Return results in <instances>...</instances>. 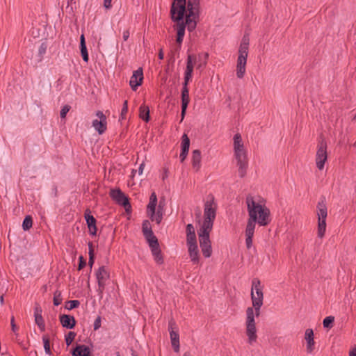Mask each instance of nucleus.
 <instances>
[{
	"instance_id": "3",
	"label": "nucleus",
	"mask_w": 356,
	"mask_h": 356,
	"mask_svg": "<svg viewBox=\"0 0 356 356\" xmlns=\"http://www.w3.org/2000/svg\"><path fill=\"white\" fill-rule=\"evenodd\" d=\"M157 197L154 192H153L149 197V202L147 207V214L152 221H154L156 224L159 225L164 214V207L165 205L164 198L160 200L159 205L156 208Z\"/></svg>"
},
{
	"instance_id": "22",
	"label": "nucleus",
	"mask_w": 356,
	"mask_h": 356,
	"mask_svg": "<svg viewBox=\"0 0 356 356\" xmlns=\"http://www.w3.org/2000/svg\"><path fill=\"white\" fill-rule=\"evenodd\" d=\"M142 232L147 241H149L150 239L152 240L156 238V237L155 236L152 232L151 224L149 221L147 220H145L143 222Z\"/></svg>"
},
{
	"instance_id": "51",
	"label": "nucleus",
	"mask_w": 356,
	"mask_h": 356,
	"mask_svg": "<svg viewBox=\"0 0 356 356\" xmlns=\"http://www.w3.org/2000/svg\"><path fill=\"white\" fill-rule=\"evenodd\" d=\"M168 177V169L167 168H163V173L162 175V179L165 180Z\"/></svg>"
},
{
	"instance_id": "16",
	"label": "nucleus",
	"mask_w": 356,
	"mask_h": 356,
	"mask_svg": "<svg viewBox=\"0 0 356 356\" xmlns=\"http://www.w3.org/2000/svg\"><path fill=\"white\" fill-rule=\"evenodd\" d=\"M211 230V227H200V229L197 231L200 245L211 243L209 235Z\"/></svg>"
},
{
	"instance_id": "28",
	"label": "nucleus",
	"mask_w": 356,
	"mask_h": 356,
	"mask_svg": "<svg viewBox=\"0 0 356 356\" xmlns=\"http://www.w3.org/2000/svg\"><path fill=\"white\" fill-rule=\"evenodd\" d=\"M233 140H234V143H233L234 151L245 149V147L244 146V143L242 140L241 135L240 134H238V133L236 134L234 136Z\"/></svg>"
},
{
	"instance_id": "4",
	"label": "nucleus",
	"mask_w": 356,
	"mask_h": 356,
	"mask_svg": "<svg viewBox=\"0 0 356 356\" xmlns=\"http://www.w3.org/2000/svg\"><path fill=\"white\" fill-rule=\"evenodd\" d=\"M250 38L248 34H245L242 38L238 49V56L236 65V76L242 79L245 73V66L248 55Z\"/></svg>"
},
{
	"instance_id": "36",
	"label": "nucleus",
	"mask_w": 356,
	"mask_h": 356,
	"mask_svg": "<svg viewBox=\"0 0 356 356\" xmlns=\"http://www.w3.org/2000/svg\"><path fill=\"white\" fill-rule=\"evenodd\" d=\"M186 243H187L188 246L190 245H196L197 244L195 234H186Z\"/></svg>"
},
{
	"instance_id": "2",
	"label": "nucleus",
	"mask_w": 356,
	"mask_h": 356,
	"mask_svg": "<svg viewBox=\"0 0 356 356\" xmlns=\"http://www.w3.org/2000/svg\"><path fill=\"white\" fill-rule=\"evenodd\" d=\"M245 202L249 215L245 229V244L247 248L250 249L252 245L256 223L260 226L268 225L270 222V211L265 205L257 202L251 195L246 197Z\"/></svg>"
},
{
	"instance_id": "37",
	"label": "nucleus",
	"mask_w": 356,
	"mask_h": 356,
	"mask_svg": "<svg viewBox=\"0 0 356 356\" xmlns=\"http://www.w3.org/2000/svg\"><path fill=\"white\" fill-rule=\"evenodd\" d=\"M75 337L76 334L74 332H68V334L65 336V342L67 346H70L72 343Z\"/></svg>"
},
{
	"instance_id": "63",
	"label": "nucleus",
	"mask_w": 356,
	"mask_h": 356,
	"mask_svg": "<svg viewBox=\"0 0 356 356\" xmlns=\"http://www.w3.org/2000/svg\"><path fill=\"white\" fill-rule=\"evenodd\" d=\"M202 65H199L197 68H200V67H202Z\"/></svg>"
},
{
	"instance_id": "39",
	"label": "nucleus",
	"mask_w": 356,
	"mask_h": 356,
	"mask_svg": "<svg viewBox=\"0 0 356 356\" xmlns=\"http://www.w3.org/2000/svg\"><path fill=\"white\" fill-rule=\"evenodd\" d=\"M81 54L83 57L84 61L88 62V54L86 48V45H81Z\"/></svg>"
},
{
	"instance_id": "49",
	"label": "nucleus",
	"mask_w": 356,
	"mask_h": 356,
	"mask_svg": "<svg viewBox=\"0 0 356 356\" xmlns=\"http://www.w3.org/2000/svg\"><path fill=\"white\" fill-rule=\"evenodd\" d=\"M187 107H188V106L181 105V121H182L184 118Z\"/></svg>"
},
{
	"instance_id": "56",
	"label": "nucleus",
	"mask_w": 356,
	"mask_h": 356,
	"mask_svg": "<svg viewBox=\"0 0 356 356\" xmlns=\"http://www.w3.org/2000/svg\"><path fill=\"white\" fill-rule=\"evenodd\" d=\"M158 56H159V59H161V60L163 59L164 54H163V49H160Z\"/></svg>"
},
{
	"instance_id": "20",
	"label": "nucleus",
	"mask_w": 356,
	"mask_h": 356,
	"mask_svg": "<svg viewBox=\"0 0 356 356\" xmlns=\"http://www.w3.org/2000/svg\"><path fill=\"white\" fill-rule=\"evenodd\" d=\"M85 219L86 220L90 234L95 235L97 233L96 219L90 215V211L89 209H86L85 212Z\"/></svg>"
},
{
	"instance_id": "59",
	"label": "nucleus",
	"mask_w": 356,
	"mask_h": 356,
	"mask_svg": "<svg viewBox=\"0 0 356 356\" xmlns=\"http://www.w3.org/2000/svg\"><path fill=\"white\" fill-rule=\"evenodd\" d=\"M0 304H1V305H2L3 304V296H0Z\"/></svg>"
},
{
	"instance_id": "41",
	"label": "nucleus",
	"mask_w": 356,
	"mask_h": 356,
	"mask_svg": "<svg viewBox=\"0 0 356 356\" xmlns=\"http://www.w3.org/2000/svg\"><path fill=\"white\" fill-rule=\"evenodd\" d=\"M70 106H68V105L64 106L60 111V118H65L66 117L67 113L70 111Z\"/></svg>"
},
{
	"instance_id": "55",
	"label": "nucleus",
	"mask_w": 356,
	"mask_h": 356,
	"mask_svg": "<svg viewBox=\"0 0 356 356\" xmlns=\"http://www.w3.org/2000/svg\"><path fill=\"white\" fill-rule=\"evenodd\" d=\"M81 45H86L85 38L83 34L81 35L80 38V46Z\"/></svg>"
},
{
	"instance_id": "25",
	"label": "nucleus",
	"mask_w": 356,
	"mask_h": 356,
	"mask_svg": "<svg viewBox=\"0 0 356 356\" xmlns=\"http://www.w3.org/2000/svg\"><path fill=\"white\" fill-rule=\"evenodd\" d=\"M72 353V356H90V348L86 345H77Z\"/></svg>"
},
{
	"instance_id": "34",
	"label": "nucleus",
	"mask_w": 356,
	"mask_h": 356,
	"mask_svg": "<svg viewBox=\"0 0 356 356\" xmlns=\"http://www.w3.org/2000/svg\"><path fill=\"white\" fill-rule=\"evenodd\" d=\"M80 305V302L79 300H69L65 303V308L68 310H72L74 308H76Z\"/></svg>"
},
{
	"instance_id": "54",
	"label": "nucleus",
	"mask_w": 356,
	"mask_h": 356,
	"mask_svg": "<svg viewBox=\"0 0 356 356\" xmlns=\"http://www.w3.org/2000/svg\"><path fill=\"white\" fill-rule=\"evenodd\" d=\"M144 167H145V163H142L140 165V167H139V169H138V173H139V175H142V174H143Z\"/></svg>"
},
{
	"instance_id": "26",
	"label": "nucleus",
	"mask_w": 356,
	"mask_h": 356,
	"mask_svg": "<svg viewBox=\"0 0 356 356\" xmlns=\"http://www.w3.org/2000/svg\"><path fill=\"white\" fill-rule=\"evenodd\" d=\"M170 337L171 340V344L176 353L179 351V334L175 330L170 331Z\"/></svg>"
},
{
	"instance_id": "17",
	"label": "nucleus",
	"mask_w": 356,
	"mask_h": 356,
	"mask_svg": "<svg viewBox=\"0 0 356 356\" xmlns=\"http://www.w3.org/2000/svg\"><path fill=\"white\" fill-rule=\"evenodd\" d=\"M196 57L195 56L188 55L186 68L184 74V81L186 82H189L190 79L192 78L194 63Z\"/></svg>"
},
{
	"instance_id": "57",
	"label": "nucleus",
	"mask_w": 356,
	"mask_h": 356,
	"mask_svg": "<svg viewBox=\"0 0 356 356\" xmlns=\"http://www.w3.org/2000/svg\"><path fill=\"white\" fill-rule=\"evenodd\" d=\"M349 356H356V346L350 351Z\"/></svg>"
},
{
	"instance_id": "52",
	"label": "nucleus",
	"mask_w": 356,
	"mask_h": 356,
	"mask_svg": "<svg viewBox=\"0 0 356 356\" xmlns=\"http://www.w3.org/2000/svg\"><path fill=\"white\" fill-rule=\"evenodd\" d=\"M123 39L124 41H127L129 37V31L128 30H126L123 32Z\"/></svg>"
},
{
	"instance_id": "60",
	"label": "nucleus",
	"mask_w": 356,
	"mask_h": 356,
	"mask_svg": "<svg viewBox=\"0 0 356 356\" xmlns=\"http://www.w3.org/2000/svg\"><path fill=\"white\" fill-rule=\"evenodd\" d=\"M200 215H201V212H200V210H198V212H197V213L196 214L197 218H200Z\"/></svg>"
},
{
	"instance_id": "64",
	"label": "nucleus",
	"mask_w": 356,
	"mask_h": 356,
	"mask_svg": "<svg viewBox=\"0 0 356 356\" xmlns=\"http://www.w3.org/2000/svg\"><path fill=\"white\" fill-rule=\"evenodd\" d=\"M206 63H207V62L205 61V62L204 63V64H203V66H205V65H206Z\"/></svg>"
},
{
	"instance_id": "33",
	"label": "nucleus",
	"mask_w": 356,
	"mask_h": 356,
	"mask_svg": "<svg viewBox=\"0 0 356 356\" xmlns=\"http://www.w3.org/2000/svg\"><path fill=\"white\" fill-rule=\"evenodd\" d=\"M42 341L44 343V351L48 355H51V349H50V341L49 337L47 335H44L42 337Z\"/></svg>"
},
{
	"instance_id": "62",
	"label": "nucleus",
	"mask_w": 356,
	"mask_h": 356,
	"mask_svg": "<svg viewBox=\"0 0 356 356\" xmlns=\"http://www.w3.org/2000/svg\"><path fill=\"white\" fill-rule=\"evenodd\" d=\"M208 57H209V54H208L207 53H206V54H204L205 60H207V59L208 58Z\"/></svg>"
},
{
	"instance_id": "18",
	"label": "nucleus",
	"mask_w": 356,
	"mask_h": 356,
	"mask_svg": "<svg viewBox=\"0 0 356 356\" xmlns=\"http://www.w3.org/2000/svg\"><path fill=\"white\" fill-rule=\"evenodd\" d=\"M305 339L307 342V352L312 353L315 348V341L314 337V331L311 328H308L305 332Z\"/></svg>"
},
{
	"instance_id": "9",
	"label": "nucleus",
	"mask_w": 356,
	"mask_h": 356,
	"mask_svg": "<svg viewBox=\"0 0 356 356\" xmlns=\"http://www.w3.org/2000/svg\"><path fill=\"white\" fill-rule=\"evenodd\" d=\"M327 145L325 140L323 138L319 140L317 145V151L316 154V165L319 170L324 169L325 163L327 160Z\"/></svg>"
},
{
	"instance_id": "14",
	"label": "nucleus",
	"mask_w": 356,
	"mask_h": 356,
	"mask_svg": "<svg viewBox=\"0 0 356 356\" xmlns=\"http://www.w3.org/2000/svg\"><path fill=\"white\" fill-rule=\"evenodd\" d=\"M148 245L151 249L152 254L154 257V261L158 264H162L164 261L163 255L161 254V250L159 247V243L157 238L147 241Z\"/></svg>"
},
{
	"instance_id": "5",
	"label": "nucleus",
	"mask_w": 356,
	"mask_h": 356,
	"mask_svg": "<svg viewBox=\"0 0 356 356\" xmlns=\"http://www.w3.org/2000/svg\"><path fill=\"white\" fill-rule=\"evenodd\" d=\"M218 205L213 195L209 194L204 204V220L201 226L213 228Z\"/></svg>"
},
{
	"instance_id": "32",
	"label": "nucleus",
	"mask_w": 356,
	"mask_h": 356,
	"mask_svg": "<svg viewBox=\"0 0 356 356\" xmlns=\"http://www.w3.org/2000/svg\"><path fill=\"white\" fill-rule=\"evenodd\" d=\"M33 225V220L31 216H26L25 218L24 219L23 223H22V227L23 229L26 231L29 230Z\"/></svg>"
},
{
	"instance_id": "58",
	"label": "nucleus",
	"mask_w": 356,
	"mask_h": 356,
	"mask_svg": "<svg viewBox=\"0 0 356 356\" xmlns=\"http://www.w3.org/2000/svg\"><path fill=\"white\" fill-rule=\"evenodd\" d=\"M45 49H46V47H43V45H42V46L40 47V50H39V51H40V54H43V53H44V51H45Z\"/></svg>"
},
{
	"instance_id": "48",
	"label": "nucleus",
	"mask_w": 356,
	"mask_h": 356,
	"mask_svg": "<svg viewBox=\"0 0 356 356\" xmlns=\"http://www.w3.org/2000/svg\"><path fill=\"white\" fill-rule=\"evenodd\" d=\"M188 152H187V151L184 152V150H181V154L179 155V157H180V159H181V162H183L186 159V158L187 156V154H188Z\"/></svg>"
},
{
	"instance_id": "29",
	"label": "nucleus",
	"mask_w": 356,
	"mask_h": 356,
	"mask_svg": "<svg viewBox=\"0 0 356 356\" xmlns=\"http://www.w3.org/2000/svg\"><path fill=\"white\" fill-rule=\"evenodd\" d=\"M139 117L145 122L149 120V109L146 105H141L139 108Z\"/></svg>"
},
{
	"instance_id": "40",
	"label": "nucleus",
	"mask_w": 356,
	"mask_h": 356,
	"mask_svg": "<svg viewBox=\"0 0 356 356\" xmlns=\"http://www.w3.org/2000/svg\"><path fill=\"white\" fill-rule=\"evenodd\" d=\"M128 111V102L125 100L123 103V106L121 111V119H124L125 115L127 114Z\"/></svg>"
},
{
	"instance_id": "46",
	"label": "nucleus",
	"mask_w": 356,
	"mask_h": 356,
	"mask_svg": "<svg viewBox=\"0 0 356 356\" xmlns=\"http://www.w3.org/2000/svg\"><path fill=\"white\" fill-rule=\"evenodd\" d=\"M10 324H11V327H12V330L15 332L16 330H17V325L15 323V318L14 316H12L11 319H10Z\"/></svg>"
},
{
	"instance_id": "44",
	"label": "nucleus",
	"mask_w": 356,
	"mask_h": 356,
	"mask_svg": "<svg viewBox=\"0 0 356 356\" xmlns=\"http://www.w3.org/2000/svg\"><path fill=\"white\" fill-rule=\"evenodd\" d=\"M187 234H195L194 227L192 224H188L186 226Z\"/></svg>"
},
{
	"instance_id": "30",
	"label": "nucleus",
	"mask_w": 356,
	"mask_h": 356,
	"mask_svg": "<svg viewBox=\"0 0 356 356\" xmlns=\"http://www.w3.org/2000/svg\"><path fill=\"white\" fill-rule=\"evenodd\" d=\"M203 255L209 258L212 254L211 243L200 245Z\"/></svg>"
},
{
	"instance_id": "21",
	"label": "nucleus",
	"mask_w": 356,
	"mask_h": 356,
	"mask_svg": "<svg viewBox=\"0 0 356 356\" xmlns=\"http://www.w3.org/2000/svg\"><path fill=\"white\" fill-rule=\"evenodd\" d=\"M59 318L62 326L67 329H72L76 325L75 318L72 316L63 314L60 316Z\"/></svg>"
},
{
	"instance_id": "45",
	"label": "nucleus",
	"mask_w": 356,
	"mask_h": 356,
	"mask_svg": "<svg viewBox=\"0 0 356 356\" xmlns=\"http://www.w3.org/2000/svg\"><path fill=\"white\" fill-rule=\"evenodd\" d=\"M94 261H95V254H94V253H90V255H89V261H88V265L90 266V268L92 267Z\"/></svg>"
},
{
	"instance_id": "23",
	"label": "nucleus",
	"mask_w": 356,
	"mask_h": 356,
	"mask_svg": "<svg viewBox=\"0 0 356 356\" xmlns=\"http://www.w3.org/2000/svg\"><path fill=\"white\" fill-rule=\"evenodd\" d=\"M192 166L195 172H198L201 168V152L199 149L193 150L192 152Z\"/></svg>"
},
{
	"instance_id": "47",
	"label": "nucleus",
	"mask_w": 356,
	"mask_h": 356,
	"mask_svg": "<svg viewBox=\"0 0 356 356\" xmlns=\"http://www.w3.org/2000/svg\"><path fill=\"white\" fill-rule=\"evenodd\" d=\"M112 0H104V6L106 9H110L111 8Z\"/></svg>"
},
{
	"instance_id": "38",
	"label": "nucleus",
	"mask_w": 356,
	"mask_h": 356,
	"mask_svg": "<svg viewBox=\"0 0 356 356\" xmlns=\"http://www.w3.org/2000/svg\"><path fill=\"white\" fill-rule=\"evenodd\" d=\"M334 321V317L330 316L326 317L323 322L324 327H330L332 326V323Z\"/></svg>"
},
{
	"instance_id": "42",
	"label": "nucleus",
	"mask_w": 356,
	"mask_h": 356,
	"mask_svg": "<svg viewBox=\"0 0 356 356\" xmlns=\"http://www.w3.org/2000/svg\"><path fill=\"white\" fill-rule=\"evenodd\" d=\"M102 318L98 316L94 322V330H97L101 327Z\"/></svg>"
},
{
	"instance_id": "13",
	"label": "nucleus",
	"mask_w": 356,
	"mask_h": 356,
	"mask_svg": "<svg viewBox=\"0 0 356 356\" xmlns=\"http://www.w3.org/2000/svg\"><path fill=\"white\" fill-rule=\"evenodd\" d=\"M96 116L98 119L92 121V127L99 134H102L105 132L107 127L106 117L103 112L100 111L96 112Z\"/></svg>"
},
{
	"instance_id": "31",
	"label": "nucleus",
	"mask_w": 356,
	"mask_h": 356,
	"mask_svg": "<svg viewBox=\"0 0 356 356\" xmlns=\"http://www.w3.org/2000/svg\"><path fill=\"white\" fill-rule=\"evenodd\" d=\"M181 139H182V141H181V150H184V152L185 151L188 152L189 147H190V140H189V138L188 137V136L186 134H184L182 136Z\"/></svg>"
},
{
	"instance_id": "11",
	"label": "nucleus",
	"mask_w": 356,
	"mask_h": 356,
	"mask_svg": "<svg viewBox=\"0 0 356 356\" xmlns=\"http://www.w3.org/2000/svg\"><path fill=\"white\" fill-rule=\"evenodd\" d=\"M96 278L98 283V291L102 294L105 289L106 282L110 278V273L106 266H100L97 270Z\"/></svg>"
},
{
	"instance_id": "35",
	"label": "nucleus",
	"mask_w": 356,
	"mask_h": 356,
	"mask_svg": "<svg viewBox=\"0 0 356 356\" xmlns=\"http://www.w3.org/2000/svg\"><path fill=\"white\" fill-rule=\"evenodd\" d=\"M62 296L60 291H56L54 293V305L58 306L62 302Z\"/></svg>"
},
{
	"instance_id": "1",
	"label": "nucleus",
	"mask_w": 356,
	"mask_h": 356,
	"mask_svg": "<svg viewBox=\"0 0 356 356\" xmlns=\"http://www.w3.org/2000/svg\"><path fill=\"white\" fill-rule=\"evenodd\" d=\"M200 0H174L171 6L172 20L176 22L177 42L180 47L184 35L186 25L189 31L196 27V19L199 17Z\"/></svg>"
},
{
	"instance_id": "12",
	"label": "nucleus",
	"mask_w": 356,
	"mask_h": 356,
	"mask_svg": "<svg viewBox=\"0 0 356 356\" xmlns=\"http://www.w3.org/2000/svg\"><path fill=\"white\" fill-rule=\"evenodd\" d=\"M111 197L116 202L124 207L127 212L131 209V204L127 197L120 189H113L111 191Z\"/></svg>"
},
{
	"instance_id": "15",
	"label": "nucleus",
	"mask_w": 356,
	"mask_h": 356,
	"mask_svg": "<svg viewBox=\"0 0 356 356\" xmlns=\"http://www.w3.org/2000/svg\"><path fill=\"white\" fill-rule=\"evenodd\" d=\"M143 74L142 68H138L134 71L131 76L129 85L133 90H136L137 88L142 84Z\"/></svg>"
},
{
	"instance_id": "6",
	"label": "nucleus",
	"mask_w": 356,
	"mask_h": 356,
	"mask_svg": "<svg viewBox=\"0 0 356 356\" xmlns=\"http://www.w3.org/2000/svg\"><path fill=\"white\" fill-rule=\"evenodd\" d=\"M251 299L252 302V307L255 310L256 317H258L260 315V309L263 305L264 300V293L261 286V282L258 279H254L252 280Z\"/></svg>"
},
{
	"instance_id": "10",
	"label": "nucleus",
	"mask_w": 356,
	"mask_h": 356,
	"mask_svg": "<svg viewBox=\"0 0 356 356\" xmlns=\"http://www.w3.org/2000/svg\"><path fill=\"white\" fill-rule=\"evenodd\" d=\"M318 215V236L322 238L325 236L326 230V218L327 211L325 204L323 202H318L317 206Z\"/></svg>"
},
{
	"instance_id": "8",
	"label": "nucleus",
	"mask_w": 356,
	"mask_h": 356,
	"mask_svg": "<svg viewBox=\"0 0 356 356\" xmlns=\"http://www.w3.org/2000/svg\"><path fill=\"white\" fill-rule=\"evenodd\" d=\"M234 156L238 167V176L243 178L248 168V158L246 149L234 151Z\"/></svg>"
},
{
	"instance_id": "43",
	"label": "nucleus",
	"mask_w": 356,
	"mask_h": 356,
	"mask_svg": "<svg viewBox=\"0 0 356 356\" xmlns=\"http://www.w3.org/2000/svg\"><path fill=\"white\" fill-rule=\"evenodd\" d=\"M86 265V260L83 259L82 256L79 257V270L82 269Z\"/></svg>"
},
{
	"instance_id": "61",
	"label": "nucleus",
	"mask_w": 356,
	"mask_h": 356,
	"mask_svg": "<svg viewBox=\"0 0 356 356\" xmlns=\"http://www.w3.org/2000/svg\"><path fill=\"white\" fill-rule=\"evenodd\" d=\"M183 356H191V353H190L186 352V353H184Z\"/></svg>"
},
{
	"instance_id": "7",
	"label": "nucleus",
	"mask_w": 356,
	"mask_h": 356,
	"mask_svg": "<svg viewBox=\"0 0 356 356\" xmlns=\"http://www.w3.org/2000/svg\"><path fill=\"white\" fill-rule=\"evenodd\" d=\"M255 316V310L253 307H248L246 309L245 327L248 343L250 344L256 342L257 339Z\"/></svg>"
},
{
	"instance_id": "19",
	"label": "nucleus",
	"mask_w": 356,
	"mask_h": 356,
	"mask_svg": "<svg viewBox=\"0 0 356 356\" xmlns=\"http://www.w3.org/2000/svg\"><path fill=\"white\" fill-rule=\"evenodd\" d=\"M42 308L40 307L38 304H35L34 307V317L35 322L37 325L39 327L40 330L43 332L45 330V324L44 319L42 316Z\"/></svg>"
},
{
	"instance_id": "50",
	"label": "nucleus",
	"mask_w": 356,
	"mask_h": 356,
	"mask_svg": "<svg viewBox=\"0 0 356 356\" xmlns=\"http://www.w3.org/2000/svg\"><path fill=\"white\" fill-rule=\"evenodd\" d=\"M175 322L173 320H171L168 324L169 332L172 330H174V329L175 328Z\"/></svg>"
},
{
	"instance_id": "53",
	"label": "nucleus",
	"mask_w": 356,
	"mask_h": 356,
	"mask_svg": "<svg viewBox=\"0 0 356 356\" xmlns=\"http://www.w3.org/2000/svg\"><path fill=\"white\" fill-rule=\"evenodd\" d=\"M88 249H89V255H90V253H94V250H93V245H92V243H88Z\"/></svg>"
},
{
	"instance_id": "27",
	"label": "nucleus",
	"mask_w": 356,
	"mask_h": 356,
	"mask_svg": "<svg viewBox=\"0 0 356 356\" xmlns=\"http://www.w3.org/2000/svg\"><path fill=\"white\" fill-rule=\"evenodd\" d=\"M188 82L184 81L181 90V105L188 106L190 102L189 91L188 88Z\"/></svg>"
},
{
	"instance_id": "24",
	"label": "nucleus",
	"mask_w": 356,
	"mask_h": 356,
	"mask_svg": "<svg viewBox=\"0 0 356 356\" xmlns=\"http://www.w3.org/2000/svg\"><path fill=\"white\" fill-rule=\"evenodd\" d=\"M188 254L191 261L194 264H197L200 261V254L197 245H190L188 246Z\"/></svg>"
}]
</instances>
